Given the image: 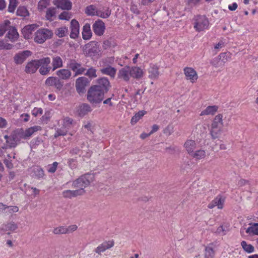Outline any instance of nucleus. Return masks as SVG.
Wrapping results in <instances>:
<instances>
[{"mask_svg":"<svg viewBox=\"0 0 258 258\" xmlns=\"http://www.w3.org/2000/svg\"><path fill=\"white\" fill-rule=\"evenodd\" d=\"M33 25H27L24 27L22 30V33L26 39H29L31 36L32 32L34 30Z\"/></svg>","mask_w":258,"mask_h":258,"instance_id":"72a5a7b5","label":"nucleus"},{"mask_svg":"<svg viewBox=\"0 0 258 258\" xmlns=\"http://www.w3.org/2000/svg\"><path fill=\"white\" fill-rule=\"evenodd\" d=\"M97 10L96 7L94 5H91L86 8L85 12L88 16H93L96 14Z\"/></svg>","mask_w":258,"mask_h":258,"instance_id":"37998d69","label":"nucleus"},{"mask_svg":"<svg viewBox=\"0 0 258 258\" xmlns=\"http://www.w3.org/2000/svg\"><path fill=\"white\" fill-rule=\"evenodd\" d=\"M19 210V208L17 206H7L6 213L9 214H12L14 213L17 212Z\"/></svg>","mask_w":258,"mask_h":258,"instance_id":"6e6d98bb","label":"nucleus"},{"mask_svg":"<svg viewBox=\"0 0 258 258\" xmlns=\"http://www.w3.org/2000/svg\"><path fill=\"white\" fill-rule=\"evenodd\" d=\"M228 227H218L215 232L218 234L225 235L228 231Z\"/></svg>","mask_w":258,"mask_h":258,"instance_id":"13d9d810","label":"nucleus"},{"mask_svg":"<svg viewBox=\"0 0 258 258\" xmlns=\"http://www.w3.org/2000/svg\"><path fill=\"white\" fill-rule=\"evenodd\" d=\"M33 171L35 176L38 178H42L44 175V171L41 168L39 167H34L33 169Z\"/></svg>","mask_w":258,"mask_h":258,"instance_id":"09e8293b","label":"nucleus"},{"mask_svg":"<svg viewBox=\"0 0 258 258\" xmlns=\"http://www.w3.org/2000/svg\"><path fill=\"white\" fill-rule=\"evenodd\" d=\"M209 25L208 18L204 15H198L195 18L194 28L198 32L207 29Z\"/></svg>","mask_w":258,"mask_h":258,"instance_id":"423d86ee","label":"nucleus"},{"mask_svg":"<svg viewBox=\"0 0 258 258\" xmlns=\"http://www.w3.org/2000/svg\"><path fill=\"white\" fill-rule=\"evenodd\" d=\"M50 0H40L38 4V9L42 11L49 5Z\"/></svg>","mask_w":258,"mask_h":258,"instance_id":"de8ad7c7","label":"nucleus"},{"mask_svg":"<svg viewBox=\"0 0 258 258\" xmlns=\"http://www.w3.org/2000/svg\"><path fill=\"white\" fill-rule=\"evenodd\" d=\"M53 4L62 10H70L72 9V3L70 0H54Z\"/></svg>","mask_w":258,"mask_h":258,"instance_id":"f3484780","label":"nucleus"},{"mask_svg":"<svg viewBox=\"0 0 258 258\" xmlns=\"http://www.w3.org/2000/svg\"><path fill=\"white\" fill-rule=\"evenodd\" d=\"M67 66L75 73V77L84 74L86 71V69L82 67V64L77 62L75 59H71Z\"/></svg>","mask_w":258,"mask_h":258,"instance_id":"1a4fd4ad","label":"nucleus"},{"mask_svg":"<svg viewBox=\"0 0 258 258\" xmlns=\"http://www.w3.org/2000/svg\"><path fill=\"white\" fill-rule=\"evenodd\" d=\"M130 67L129 66H125L121 69L118 73V77L123 79L125 81H128L130 80Z\"/></svg>","mask_w":258,"mask_h":258,"instance_id":"4be33fe9","label":"nucleus"},{"mask_svg":"<svg viewBox=\"0 0 258 258\" xmlns=\"http://www.w3.org/2000/svg\"><path fill=\"white\" fill-rule=\"evenodd\" d=\"M41 130V127L38 125H35L29 127L25 130H24V135L26 139L30 137L35 132Z\"/></svg>","mask_w":258,"mask_h":258,"instance_id":"e433bc0d","label":"nucleus"},{"mask_svg":"<svg viewBox=\"0 0 258 258\" xmlns=\"http://www.w3.org/2000/svg\"><path fill=\"white\" fill-rule=\"evenodd\" d=\"M51 230L55 234H63L72 233L77 230V227H52Z\"/></svg>","mask_w":258,"mask_h":258,"instance_id":"dca6fc26","label":"nucleus"},{"mask_svg":"<svg viewBox=\"0 0 258 258\" xmlns=\"http://www.w3.org/2000/svg\"><path fill=\"white\" fill-rule=\"evenodd\" d=\"M68 32V28L66 27H63L57 29L55 31V34L59 37H62L66 36Z\"/></svg>","mask_w":258,"mask_h":258,"instance_id":"49530a36","label":"nucleus"},{"mask_svg":"<svg viewBox=\"0 0 258 258\" xmlns=\"http://www.w3.org/2000/svg\"><path fill=\"white\" fill-rule=\"evenodd\" d=\"M84 74L91 78H94L97 77L96 70L93 67H91L87 70L86 73Z\"/></svg>","mask_w":258,"mask_h":258,"instance_id":"8fccbe9b","label":"nucleus"},{"mask_svg":"<svg viewBox=\"0 0 258 258\" xmlns=\"http://www.w3.org/2000/svg\"><path fill=\"white\" fill-rule=\"evenodd\" d=\"M104 23L101 20L95 21L93 25V30L95 34L98 36H102L105 31Z\"/></svg>","mask_w":258,"mask_h":258,"instance_id":"ddd939ff","label":"nucleus"},{"mask_svg":"<svg viewBox=\"0 0 258 258\" xmlns=\"http://www.w3.org/2000/svg\"><path fill=\"white\" fill-rule=\"evenodd\" d=\"M146 113V111L145 110H141L136 113L132 118L131 123L132 124L136 123Z\"/></svg>","mask_w":258,"mask_h":258,"instance_id":"a19ab883","label":"nucleus"},{"mask_svg":"<svg viewBox=\"0 0 258 258\" xmlns=\"http://www.w3.org/2000/svg\"><path fill=\"white\" fill-rule=\"evenodd\" d=\"M218 107L216 105L208 106L200 114V116L212 115H213L218 111Z\"/></svg>","mask_w":258,"mask_h":258,"instance_id":"c85d7f7f","label":"nucleus"},{"mask_svg":"<svg viewBox=\"0 0 258 258\" xmlns=\"http://www.w3.org/2000/svg\"><path fill=\"white\" fill-rule=\"evenodd\" d=\"M13 47L12 44L6 42L4 40H0V49L10 50Z\"/></svg>","mask_w":258,"mask_h":258,"instance_id":"603ef678","label":"nucleus"},{"mask_svg":"<svg viewBox=\"0 0 258 258\" xmlns=\"http://www.w3.org/2000/svg\"><path fill=\"white\" fill-rule=\"evenodd\" d=\"M224 200L222 199V196L218 195L209 204L208 207L209 209H212L217 206L219 209H222L224 204Z\"/></svg>","mask_w":258,"mask_h":258,"instance_id":"412c9836","label":"nucleus"},{"mask_svg":"<svg viewBox=\"0 0 258 258\" xmlns=\"http://www.w3.org/2000/svg\"><path fill=\"white\" fill-rule=\"evenodd\" d=\"M37 59H33L27 62L25 69L26 73H35L39 68Z\"/></svg>","mask_w":258,"mask_h":258,"instance_id":"a211bd4d","label":"nucleus"},{"mask_svg":"<svg viewBox=\"0 0 258 258\" xmlns=\"http://www.w3.org/2000/svg\"><path fill=\"white\" fill-rule=\"evenodd\" d=\"M159 68L155 65L151 66L149 69V77L152 79H156L159 76Z\"/></svg>","mask_w":258,"mask_h":258,"instance_id":"2f4dec72","label":"nucleus"},{"mask_svg":"<svg viewBox=\"0 0 258 258\" xmlns=\"http://www.w3.org/2000/svg\"><path fill=\"white\" fill-rule=\"evenodd\" d=\"M32 54V52L28 50L20 51L13 57L14 62L17 65L22 64Z\"/></svg>","mask_w":258,"mask_h":258,"instance_id":"6e6552de","label":"nucleus"},{"mask_svg":"<svg viewBox=\"0 0 258 258\" xmlns=\"http://www.w3.org/2000/svg\"><path fill=\"white\" fill-rule=\"evenodd\" d=\"M10 24V22L9 20H5L3 24H0V36L3 35L8 29Z\"/></svg>","mask_w":258,"mask_h":258,"instance_id":"a18cd8bd","label":"nucleus"},{"mask_svg":"<svg viewBox=\"0 0 258 258\" xmlns=\"http://www.w3.org/2000/svg\"><path fill=\"white\" fill-rule=\"evenodd\" d=\"M228 60L227 53H221L217 57L214 58L211 62L212 65L215 68H222Z\"/></svg>","mask_w":258,"mask_h":258,"instance_id":"9b49d317","label":"nucleus"},{"mask_svg":"<svg viewBox=\"0 0 258 258\" xmlns=\"http://www.w3.org/2000/svg\"><path fill=\"white\" fill-rule=\"evenodd\" d=\"M222 129L211 126L210 134L212 139L215 140L218 138L221 135Z\"/></svg>","mask_w":258,"mask_h":258,"instance_id":"4c0bfd02","label":"nucleus"},{"mask_svg":"<svg viewBox=\"0 0 258 258\" xmlns=\"http://www.w3.org/2000/svg\"><path fill=\"white\" fill-rule=\"evenodd\" d=\"M85 190L83 189L76 190H66L62 192V195L64 198L71 199L84 194Z\"/></svg>","mask_w":258,"mask_h":258,"instance_id":"2eb2a0df","label":"nucleus"},{"mask_svg":"<svg viewBox=\"0 0 258 258\" xmlns=\"http://www.w3.org/2000/svg\"><path fill=\"white\" fill-rule=\"evenodd\" d=\"M42 113L43 110L41 108L35 107L32 111V114L35 116H37L38 115H41Z\"/></svg>","mask_w":258,"mask_h":258,"instance_id":"0e129e2a","label":"nucleus"},{"mask_svg":"<svg viewBox=\"0 0 258 258\" xmlns=\"http://www.w3.org/2000/svg\"><path fill=\"white\" fill-rule=\"evenodd\" d=\"M67 131L58 129L54 135V138H56L60 136H65L67 134Z\"/></svg>","mask_w":258,"mask_h":258,"instance_id":"69168bd1","label":"nucleus"},{"mask_svg":"<svg viewBox=\"0 0 258 258\" xmlns=\"http://www.w3.org/2000/svg\"><path fill=\"white\" fill-rule=\"evenodd\" d=\"M241 245L244 250L247 253H251L254 251V247L250 244H247L245 241H242L241 242Z\"/></svg>","mask_w":258,"mask_h":258,"instance_id":"c03bdc74","label":"nucleus"},{"mask_svg":"<svg viewBox=\"0 0 258 258\" xmlns=\"http://www.w3.org/2000/svg\"><path fill=\"white\" fill-rule=\"evenodd\" d=\"M58 77H50L45 81V84L49 86H54L55 81H57Z\"/></svg>","mask_w":258,"mask_h":258,"instance_id":"4d7b16f0","label":"nucleus"},{"mask_svg":"<svg viewBox=\"0 0 258 258\" xmlns=\"http://www.w3.org/2000/svg\"><path fill=\"white\" fill-rule=\"evenodd\" d=\"M92 36V32L90 29V25L86 23L83 28L82 37L84 40H88Z\"/></svg>","mask_w":258,"mask_h":258,"instance_id":"473e14b6","label":"nucleus"},{"mask_svg":"<svg viewBox=\"0 0 258 258\" xmlns=\"http://www.w3.org/2000/svg\"><path fill=\"white\" fill-rule=\"evenodd\" d=\"M197 144L194 140H187L184 143V146L188 153L190 155L196 149Z\"/></svg>","mask_w":258,"mask_h":258,"instance_id":"c756f323","label":"nucleus"},{"mask_svg":"<svg viewBox=\"0 0 258 258\" xmlns=\"http://www.w3.org/2000/svg\"><path fill=\"white\" fill-rule=\"evenodd\" d=\"M174 132L173 126L171 124H169L164 130L163 133L167 136H170Z\"/></svg>","mask_w":258,"mask_h":258,"instance_id":"5fc2aeb1","label":"nucleus"},{"mask_svg":"<svg viewBox=\"0 0 258 258\" xmlns=\"http://www.w3.org/2000/svg\"><path fill=\"white\" fill-rule=\"evenodd\" d=\"M223 117L222 114H218L216 115L212 122L211 126L222 129L224 125Z\"/></svg>","mask_w":258,"mask_h":258,"instance_id":"a878e982","label":"nucleus"},{"mask_svg":"<svg viewBox=\"0 0 258 258\" xmlns=\"http://www.w3.org/2000/svg\"><path fill=\"white\" fill-rule=\"evenodd\" d=\"M114 245L113 240H109L103 242L102 244L96 247L95 251L96 253H100L105 251L106 250L112 247Z\"/></svg>","mask_w":258,"mask_h":258,"instance_id":"aec40b11","label":"nucleus"},{"mask_svg":"<svg viewBox=\"0 0 258 258\" xmlns=\"http://www.w3.org/2000/svg\"><path fill=\"white\" fill-rule=\"evenodd\" d=\"M89 84L88 79L85 77H79L76 81V88L77 91L79 94H83L85 92L86 87Z\"/></svg>","mask_w":258,"mask_h":258,"instance_id":"f8f14e48","label":"nucleus"},{"mask_svg":"<svg viewBox=\"0 0 258 258\" xmlns=\"http://www.w3.org/2000/svg\"><path fill=\"white\" fill-rule=\"evenodd\" d=\"M190 156L196 160L204 159L206 156V153L204 150H199L194 152Z\"/></svg>","mask_w":258,"mask_h":258,"instance_id":"58836bf2","label":"nucleus"},{"mask_svg":"<svg viewBox=\"0 0 258 258\" xmlns=\"http://www.w3.org/2000/svg\"><path fill=\"white\" fill-rule=\"evenodd\" d=\"M23 139H27L24 135V130L22 128H18L13 132L10 140H7V143L9 144L10 148H15L21 143Z\"/></svg>","mask_w":258,"mask_h":258,"instance_id":"f257e3e1","label":"nucleus"},{"mask_svg":"<svg viewBox=\"0 0 258 258\" xmlns=\"http://www.w3.org/2000/svg\"><path fill=\"white\" fill-rule=\"evenodd\" d=\"M143 72L139 67L130 68V76L136 79H140L143 77Z\"/></svg>","mask_w":258,"mask_h":258,"instance_id":"7c9ffc66","label":"nucleus"},{"mask_svg":"<svg viewBox=\"0 0 258 258\" xmlns=\"http://www.w3.org/2000/svg\"><path fill=\"white\" fill-rule=\"evenodd\" d=\"M70 28L71 29L70 37L73 39L77 38L79 33V22L76 20L73 19L71 22Z\"/></svg>","mask_w":258,"mask_h":258,"instance_id":"6ab92c4d","label":"nucleus"},{"mask_svg":"<svg viewBox=\"0 0 258 258\" xmlns=\"http://www.w3.org/2000/svg\"><path fill=\"white\" fill-rule=\"evenodd\" d=\"M100 71L102 74L109 76L111 78H114L116 74V69L108 65L101 69Z\"/></svg>","mask_w":258,"mask_h":258,"instance_id":"b1692460","label":"nucleus"},{"mask_svg":"<svg viewBox=\"0 0 258 258\" xmlns=\"http://www.w3.org/2000/svg\"><path fill=\"white\" fill-rule=\"evenodd\" d=\"M94 176L92 174H85L73 182V186L79 189H83L90 185L93 181Z\"/></svg>","mask_w":258,"mask_h":258,"instance_id":"7ed1b4c3","label":"nucleus"},{"mask_svg":"<svg viewBox=\"0 0 258 258\" xmlns=\"http://www.w3.org/2000/svg\"><path fill=\"white\" fill-rule=\"evenodd\" d=\"M54 86L57 90L60 91L63 86V82H62L59 78H57Z\"/></svg>","mask_w":258,"mask_h":258,"instance_id":"052dcab7","label":"nucleus"},{"mask_svg":"<svg viewBox=\"0 0 258 258\" xmlns=\"http://www.w3.org/2000/svg\"><path fill=\"white\" fill-rule=\"evenodd\" d=\"M60 20H69L71 18V15L68 12H63L58 16Z\"/></svg>","mask_w":258,"mask_h":258,"instance_id":"bf43d9fd","label":"nucleus"},{"mask_svg":"<svg viewBox=\"0 0 258 258\" xmlns=\"http://www.w3.org/2000/svg\"><path fill=\"white\" fill-rule=\"evenodd\" d=\"M56 74L58 78L64 80L69 79L72 75L71 72L69 70L66 69L57 71Z\"/></svg>","mask_w":258,"mask_h":258,"instance_id":"393cba45","label":"nucleus"},{"mask_svg":"<svg viewBox=\"0 0 258 258\" xmlns=\"http://www.w3.org/2000/svg\"><path fill=\"white\" fill-rule=\"evenodd\" d=\"M214 245L211 243L205 247L204 252L205 258H214L215 251L214 250Z\"/></svg>","mask_w":258,"mask_h":258,"instance_id":"cd10ccee","label":"nucleus"},{"mask_svg":"<svg viewBox=\"0 0 258 258\" xmlns=\"http://www.w3.org/2000/svg\"><path fill=\"white\" fill-rule=\"evenodd\" d=\"M58 165V163L57 162H54L51 165H48V168L47 170L50 173H54L55 172L57 167Z\"/></svg>","mask_w":258,"mask_h":258,"instance_id":"680f3d73","label":"nucleus"},{"mask_svg":"<svg viewBox=\"0 0 258 258\" xmlns=\"http://www.w3.org/2000/svg\"><path fill=\"white\" fill-rule=\"evenodd\" d=\"M104 12L97 10L95 16H97L104 19L108 18L111 15V10H109L108 8H107L106 9H104Z\"/></svg>","mask_w":258,"mask_h":258,"instance_id":"ea45409f","label":"nucleus"},{"mask_svg":"<svg viewBox=\"0 0 258 258\" xmlns=\"http://www.w3.org/2000/svg\"><path fill=\"white\" fill-rule=\"evenodd\" d=\"M92 111V109L90 106L86 103L82 104L80 105L78 108L77 111L78 112V114L80 116H83L87 114L88 112H91Z\"/></svg>","mask_w":258,"mask_h":258,"instance_id":"bb28decb","label":"nucleus"},{"mask_svg":"<svg viewBox=\"0 0 258 258\" xmlns=\"http://www.w3.org/2000/svg\"><path fill=\"white\" fill-rule=\"evenodd\" d=\"M246 232L250 235H258V227H248L246 230Z\"/></svg>","mask_w":258,"mask_h":258,"instance_id":"864d4df0","label":"nucleus"},{"mask_svg":"<svg viewBox=\"0 0 258 258\" xmlns=\"http://www.w3.org/2000/svg\"><path fill=\"white\" fill-rule=\"evenodd\" d=\"M6 36L11 40L14 41L18 38L19 34L15 27H10Z\"/></svg>","mask_w":258,"mask_h":258,"instance_id":"f704fd0d","label":"nucleus"},{"mask_svg":"<svg viewBox=\"0 0 258 258\" xmlns=\"http://www.w3.org/2000/svg\"><path fill=\"white\" fill-rule=\"evenodd\" d=\"M97 83V84L93 86L104 93H107L111 87L109 80L105 77L98 79Z\"/></svg>","mask_w":258,"mask_h":258,"instance_id":"9d476101","label":"nucleus"},{"mask_svg":"<svg viewBox=\"0 0 258 258\" xmlns=\"http://www.w3.org/2000/svg\"><path fill=\"white\" fill-rule=\"evenodd\" d=\"M113 96H114V94H112L111 96L110 97L108 98L107 99H106V100H105L103 101V103L104 104H108L109 106H112L113 103L111 102V99L112 98V97Z\"/></svg>","mask_w":258,"mask_h":258,"instance_id":"774afa93","label":"nucleus"},{"mask_svg":"<svg viewBox=\"0 0 258 258\" xmlns=\"http://www.w3.org/2000/svg\"><path fill=\"white\" fill-rule=\"evenodd\" d=\"M10 3L8 7V11L10 13H13L18 4V0H9Z\"/></svg>","mask_w":258,"mask_h":258,"instance_id":"3c124183","label":"nucleus"},{"mask_svg":"<svg viewBox=\"0 0 258 258\" xmlns=\"http://www.w3.org/2000/svg\"><path fill=\"white\" fill-rule=\"evenodd\" d=\"M39 67L40 68L39 70V73L42 75H46L48 74L51 70V66L49 64L51 62V58L49 57H45L39 59H37Z\"/></svg>","mask_w":258,"mask_h":258,"instance_id":"0eeeda50","label":"nucleus"},{"mask_svg":"<svg viewBox=\"0 0 258 258\" xmlns=\"http://www.w3.org/2000/svg\"><path fill=\"white\" fill-rule=\"evenodd\" d=\"M73 119L67 117L63 120V125L65 126L66 127H70V125L72 124Z\"/></svg>","mask_w":258,"mask_h":258,"instance_id":"e2e57ef3","label":"nucleus"},{"mask_svg":"<svg viewBox=\"0 0 258 258\" xmlns=\"http://www.w3.org/2000/svg\"><path fill=\"white\" fill-rule=\"evenodd\" d=\"M52 32L48 29H40L37 30L35 34L34 41L37 43L42 44L47 39L52 36Z\"/></svg>","mask_w":258,"mask_h":258,"instance_id":"20e7f679","label":"nucleus"},{"mask_svg":"<svg viewBox=\"0 0 258 258\" xmlns=\"http://www.w3.org/2000/svg\"><path fill=\"white\" fill-rule=\"evenodd\" d=\"M207 127L205 124H198L195 127V132L198 135H202L206 133Z\"/></svg>","mask_w":258,"mask_h":258,"instance_id":"79ce46f5","label":"nucleus"},{"mask_svg":"<svg viewBox=\"0 0 258 258\" xmlns=\"http://www.w3.org/2000/svg\"><path fill=\"white\" fill-rule=\"evenodd\" d=\"M184 73L187 80L191 83L195 82L198 78L196 71L192 68L186 67L184 69Z\"/></svg>","mask_w":258,"mask_h":258,"instance_id":"4468645a","label":"nucleus"},{"mask_svg":"<svg viewBox=\"0 0 258 258\" xmlns=\"http://www.w3.org/2000/svg\"><path fill=\"white\" fill-rule=\"evenodd\" d=\"M51 69L53 71L58 68L62 67L63 62L62 58L58 55H53L52 56Z\"/></svg>","mask_w":258,"mask_h":258,"instance_id":"5701e85b","label":"nucleus"},{"mask_svg":"<svg viewBox=\"0 0 258 258\" xmlns=\"http://www.w3.org/2000/svg\"><path fill=\"white\" fill-rule=\"evenodd\" d=\"M56 12V11L55 8L51 7L48 8L46 12V19L49 21L50 22L53 21L55 18Z\"/></svg>","mask_w":258,"mask_h":258,"instance_id":"c9c22d12","label":"nucleus"},{"mask_svg":"<svg viewBox=\"0 0 258 258\" xmlns=\"http://www.w3.org/2000/svg\"><path fill=\"white\" fill-rule=\"evenodd\" d=\"M246 184H249V181L244 179H241L238 182L239 186H242Z\"/></svg>","mask_w":258,"mask_h":258,"instance_id":"338daca9","label":"nucleus"},{"mask_svg":"<svg viewBox=\"0 0 258 258\" xmlns=\"http://www.w3.org/2000/svg\"><path fill=\"white\" fill-rule=\"evenodd\" d=\"M104 94L100 90L92 86L88 91L87 99L92 103H99L103 100Z\"/></svg>","mask_w":258,"mask_h":258,"instance_id":"f03ea898","label":"nucleus"},{"mask_svg":"<svg viewBox=\"0 0 258 258\" xmlns=\"http://www.w3.org/2000/svg\"><path fill=\"white\" fill-rule=\"evenodd\" d=\"M99 51L97 42L96 41H90L83 47V53L87 57L94 56L98 54Z\"/></svg>","mask_w":258,"mask_h":258,"instance_id":"39448f33","label":"nucleus"}]
</instances>
